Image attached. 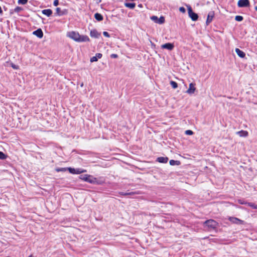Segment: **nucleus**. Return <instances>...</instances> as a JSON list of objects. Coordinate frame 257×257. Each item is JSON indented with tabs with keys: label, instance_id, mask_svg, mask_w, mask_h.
I'll use <instances>...</instances> for the list:
<instances>
[{
	"label": "nucleus",
	"instance_id": "nucleus-1",
	"mask_svg": "<svg viewBox=\"0 0 257 257\" xmlns=\"http://www.w3.org/2000/svg\"><path fill=\"white\" fill-rule=\"evenodd\" d=\"M67 36L77 42H89L90 39L86 35H80L78 32L70 31L67 32Z\"/></svg>",
	"mask_w": 257,
	"mask_h": 257
},
{
	"label": "nucleus",
	"instance_id": "nucleus-2",
	"mask_svg": "<svg viewBox=\"0 0 257 257\" xmlns=\"http://www.w3.org/2000/svg\"><path fill=\"white\" fill-rule=\"evenodd\" d=\"M79 178L82 180L92 184H101L104 181L103 180H98L96 178L88 174L81 175Z\"/></svg>",
	"mask_w": 257,
	"mask_h": 257
},
{
	"label": "nucleus",
	"instance_id": "nucleus-3",
	"mask_svg": "<svg viewBox=\"0 0 257 257\" xmlns=\"http://www.w3.org/2000/svg\"><path fill=\"white\" fill-rule=\"evenodd\" d=\"M151 19L155 23L159 24H162L165 22V18L164 17H161L160 18H158L156 16H153L151 17Z\"/></svg>",
	"mask_w": 257,
	"mask_h": 257
},
{
	"label": "nucleus",
	"instance_id": "nucleus-4",
	"mask_svg": "<svg viewBox=\"0 0 257 257\" xmlns=\"http://www.w3.org/2000/svg\"><path fill=\"white\" fill-rule=\"evenodd\" d=\"M228 220L232 223L236 224H244V221L239 219L238 218L234 217H229Z\"/></svg>",
	"mask_w": 257,
	"mask_h": 257
},
{
	"label": "nucleus",
	"instance_id": "nucleus-5",
	"mask_svg": "<svg viewBox=\"0 0 257 257\" xmlns=\"http://www.w3.org/2000/svg\"><path fill=\"white\" fill-rule=\"evenodd\" d=\"M237 5L239 8L247 7L249 6V2L248 0H239Z\"/></svg>",
	"mask_w": 257,
	"mask_h": 257
},
{
	"label": "nucleus",
	"instance_id": "nucleus-6",
	"mask_svg": "<svg viewBox=\"0 0 257 257\" xmlns=\"http://www.w3.org/2000/svg\"><path fill=\"white\" fill-rule=\"evenodd\" d=\"M205 224L208 227L211 228H214L217 226V222L215 221L212 219L206 221L205 222Z\"/></svg>",
	"mask_w": 257,
	"mask_h": 257
},
{
	"label": "nucleus",
	"instance_id": "nucleus-7",
	"mask_svg": "<svg viewBox=\"0 0 257 257\" xmlns=\"http://www.w3.org/2000/svg\"><path fill=\"white\" fill-rule=\"evenodd\" d=\"M188 14L189 17L193 21H196L198 19V15L196 13H194L190 8L188 10Z\"/></svg>",
	"mask_w": 257,
	"mask_h": 257
},
{
	"label": "nucleus",
	"instance_id": "nucleus-8",
	"mask_svg": "<svg viewBox=\"0 0 257 257\" xmlns=\"http://www.w3.org/2000/svg\"><path fill=\"white\" fill-rule=\"evenodd\" d=\"M101 34L99 33L96 29H93L90 31V36L92 38H98Z\"/></svg>",
	"mask_w": 257,
	"mask_h": 257
},
{
	"label": "nucleus",
	"instance_id": "nucleus-9",
	"mask_svg": "<svg viewBox=\"0 0 257 257\" xmlns=\"http://www.w3.org/2000/svg\"><path fill=\"white\" fill-rule=\"evenodd\" d=\"M214 13L212 11L208 13V16H207V20H206L207 25H208L212 22L213 18L214 17Z\"/></svg>",
	"mask_w": 257,
	"mask_h": 257
},
{
	"label": "nucleus",
	"instance_id": "nucleus-10",
	"mask_svg": "<svg viewBox=\"0 0 257 257\" xmlns=\"http://www.w3.org/2000/svg\"><path fill=\"white\" fill-rule=\"evenodd\" d=\"M161 47L163 49H167L169 50H172L174 48V46L172 43H166L165 44L162 45L161 46Z\"/></svg>",
	"mask_w": 257,
	"mask_h": 257
},
{
	"label": "nucleus",
	"instance_id": "nucleus-11",
	"mask_svg": "<svg viewBox=\"0 0 257 257\" xmlns=\"http://www.w3.org/2000/svg\"><path fill=\"white\" fill-rule=\"evenodd\" d=\"M195 89L196 88L195 87V84L191 83L189 84V89L187 90V92L188 94H193L194 93Z\"/></svg>",
	"mask_w": 257,
	"mask_h": 257
},
{
	"label": "nucleus",
	"instance_id": "nucleus-12",
	"mask_svg": "<svg viewBox=\"0 0 257 257\" xmlns=\"http://www.w3.org/2000/svg\"><path fill=\"white\" fill-rule=\"evenodd\" d=\"M33 34L39 38H42L43 36V33L41 29H39L34 31Z\"/></svg>",
	"mask_w": 257,
	"mask_h": 257
},
{
	"label": "nucleus",
	"instance_id": "nucleus-13",
	"mask_svg": "<svg viewBox=\"0 0 257 257\" xmlns=\"http://www.w3.org/2000/svg\"><path fill=\"white\" fill-rule=\"evenodd\" d=\"M102 54L97 53V54H96L95 56H93L91 58L90 62H96L98 60V59H100L102 57Z\"/></svg>",
	"mask_w": 257,
	"mask_h": 257
},
{
	"label": "nucleus",
	"instance_id": "nucleus-14",
	"mask_svg": "<svg viewBox=\"0 0 257 257\" xmlns=\"http://www.w3.org/2000/svg\"><path fill=\"white\" fill-rule=\"evenodd\" d=\"M235 51L237 53V55L240 58H244L245 56V53L238 48H236L235 49Z\"/></svg>",
	"mask_w": 257,
	"mask_h": 257
},
{
	"label": "nucleus",
	"instance_id": "nucleus-15",
	"mask_svg": "<svg viewBox=\"0 0 257 257\" xmlns=\"http://www.w3.org/2000/svg\"><path fill=\"white\" fill-rule=\"evenodd\" d=\"M157 161L159 163H166L168 161V158L167 157H160L157 158Z\"/></svg>",
	"mask_w": 257,
	"mask_h": 257
},
{
	"label": "nucleus",
	"instance_id": "nucleus-16",
	"mask_svg": "<svg viewBox=\"0 0 257 257\" xmlns=\"http://www.w3.org/2000/svg\"><path fill=\"white\" fill-rule=\"evenodd\" d=\"M236 134L240 137H246L248 136V132L245 131H240L236 132Z\"/></svg>",
	"mask_w": 257,
	"mask_h": 257
},
{
	"label": "nucleus",
	"instance_id": "nucleus-17",
	"mask_svg": "<svg viewBox=\"0 0 257 257\" xmlns=\"http://www.w3.org/2000/svg\"><path fill=\"white\" fill-rule=\"evenodd\" d=\"M42 13L47 17H50L52 14V11L50 9H45L42 11Z\"/></svg>",
	"mask_w": 257,
	"mask_h": 257
},
{
	"label": "nucleus",
	"instance_id": "nucleus-18",
	"mask_svg": "<svg viewBox=\"0 0 257 257\" xmlns=\"http://www.w3.org/2000/svg\"><path fill=\"white\" fill-rule=\"evenodd\" d=\"M65 13L64 11H61L60 8H57L56 9V12L55 15L56 16H61L64 15Z\"/></svg>",
	"mask_w": 257,
	"mask_h": 257
},
{
	"label": "nucleus",
	"instance_id": "nucleus-19",
	"mask_svg": "<svg viewBox=\"0 0 257 257\" xmlns=\"http://www.w3.org/2000/svg\"><path fill=\"white\" fill-rule=\"evenodd\" d=\"M124 5L125 7L130 8L131 9H134L136 7L135 3H125Z\"/></svg>",
	"mask_w": 257,
	"mask_h": 257
},
{
	"label": "nucleus",
	"instance_id": "nucleus-20",
	"mask_svg": "<svg viewBox=\"0 0 257 257\" xmlns=\"http://www.w3.org/2000/svg\"><path fill=\"white\" fill-rule=\"evenodd\" d=\"M94 18L98 21H101L103 20V16L99 13H95Z\"/></svg>",
	"mask_w": 257,
	"mask_h": 257
},
{
	"label": "nucleus",
	"instance_id": "nucleus-21",
	"mask_svg": "<svg viewBox=\"0 0 257 257\" xmlns=\"http://www.w3.org/2000/svg\"><path fill=\"white\" fill-rule=\"evenodd\" d=\"M170 163V164L172 166H174V165H179V164H180V162L178 161H175V160H171L169 162Z\"/></svg>",
	"mask_w": 257,
	"mask_h": 257
},
{
	"label": "nucleus",
	"instance_id": "nucleus-22",
	"mask_svg": "<svg viewBox=\"0 0 257 257\" xmlns=\"http://www.w3.org/2000/svg\"><path fill=\"white\" fill-rule=\"evenodd\" d=\"M86 171L82 169H76V174H80L82 173L85 172Z\"/></svg>",
	"mask_w": 257,
	"mask_h": 257
},
{
	"label": "nucleus",
	"instance_id": "nucleus-23",
	"mask_svg": "<svg viewBox=\"0 0 257 257\" xmlns=\"http://www.w3.org/2000/svg\"><path fill=\"white\" fill-rule=\"evenodd\" d=\"M247 205L253 209H257V205L253 203H247Z\"/></svg>",
	"mask_w": 257,
	"mask_h": 257
},
{
	"label": "nucleus",
	"instance_id": "nucleus-24",
	"mask_svg": "<svg viewBox=\"0 0 257 257\" xmlns=\"http://www.w3.org/2000/svg\"><path fill=\"white\" fill-rule=\"evenodd\" d=\"M170 84L172 86V87L174 89L178 87L177 83L174 81H171L170 82Z\"/></svg>",
	"mask_w": 257,
	"mask_h": 257
},
{
	"label": "nucleus",
	"instance_id": "nucleus-25",
	"mask_svg": "<svg viewBox=\"0 0 257 257\" xmlns=\"http://www.w3.org/2000/svg\"><path fill=\"white\" fill-rule=\"evenodd\" d=\"M67 170H68L69 172L71 174H76V169L67 168Z\"/></svg>",
	"mask_w": 257,
	"mask_h": 257
},
{
	"label": "nucleus",
	"instance_id": "nucleus-26",
	"mask_svg": "<svg viewBox=\"0 0 257 257\" xmlns=\"http://www.w3.org/2000/svg\"><path fill=\"white\" fill-rule=\"evenodd\" d=\"M28 0H18V3L19 5H25L28 3Z\"/></svg>",
	"mask_w": 257,
	"mask_h": 257
},
{
	"label": "nucleus",
	"instance_id": "nucleus-27",
	"mask_svg": "<svg viewBox=\"0 0 257 257\" xmlns=\"http://www.w3.org/2000/svg\"><path fill=\"white\" fill-rule=\"evenodd\" d=\"M235 20L236 21L240 22V21H242L243 17L242 16H236L235 17Z\"/></svg>",
	"mask_w": 257,
	"mask_h": 257
},
{
	"label": "nucleus",
	"instance_id": "nucleus-28",
	"mask_svg": "<svg viewBox=\"0 0 257 257\" xmlns=\"http://www.w3.org/2000/svg\"><path fill=\"white\" fill-rule=\"evenodd\" d=\"M237 202L240 204H246V205H247V202L245 201L244 200H242V199H239L237 200Z\"/></svg>",
	"mask_w": 257,
	"mask_h": 257
},
{
	"label": "nucleus",
	"instance_id": "nucleus-29",
	"mask_svg": "<svg viewBox=\"0 0 257 257\" xmlns=\"http://www.w3.org/2000/svg\"><path fill=\"white\" fill-rule=\"evenodd\" d=\"M67 170V168H60L56 169L57 172H64Z\"/></svg>",
	"mask_w": 257,
	"mask_h": 257
},
{
	"label": "nucleus",
	"instance_id": "nucleus-30",
	"mask_svg": "<svg viewBox=\"0 0 257 257\" xmlns=\"http://www.w3.org/2000/svg\"><path fill=\"white\" fill-rule=\"evenodd\" d=\"M185 134L187 135H192L193 134V132L191 130H187L185 131Z\"/></svg>",
	"mask_w": 257,
	"mask_h": 257
},
{
	"label": "nucleus",
	"instance_id": "nucleus-31",
	"mask_svg": "<svg viewBox=\"0 0 257 257\" xmlns=\"http://www.w3.org/2000/svg\"><path fill=\"white\" fill-rule=\"evenodd\" d=\"M6 159L5 155L2 152H0V159L4 160Z\"/></svg>",
	"mask_w": 257,
	"mask_h": 257
},
{
	"label": "nucleus",
	"instance_id": "nucleus-32",
	"mask_svg": "<svg viewBox=\"0 0 257 257\" xmlns=\"http://www.w3.org/2000/svg\"><path fill=\"white\" fill-rule=\"evenodd\" d=\"M22 10V8L20 7H17L15 9V12H19Z\"/></svg>",
	"mask_w": 257,
	"mask_h": 257
},
{
	"label": "nucleus",
	"instance_id": "nucleus-33",
	"mask_svg": "<svg viewBox=\"0 0 257 257\" xmlns=\"http://www.w3.org/2000/svg\"><path fill=\"white\" fill-rule=\"evenodd\" d=\"M103 34L106 37L109 38L110 37L109 34L107 32H105V31L103 32Z\"/></svg>",
	"mask_w": 257,
	"mask_h": 257
},
{
	"label": "nucleus",
	"instance_id": "nucleus-34",
	"mask_svg": "<svg viewBox=\"0 0 257 257\" xmlns=\"http://www.w3.org/2000/svg\"><path fill=\"white\" fill-rule=\"evenodd\" d=\"M53 5L54 6H57L59 5V1L55 0L53 3Z\"/></svg>",
	"mask_w": 257,
	"mask_h": 257
},
{
	"label": "nucleus",
	"instance_id": "nucleus-35",
	"mask_svg": "<svg viewBox=\"0 0 257 257\" xmlns=\"http://www.w3.org/2000/svg\"><path fill=\"white\" fill-rule=\"evenodd\" d=\"M110 57L111 58H117L118 57V56L117 54H112L111 55H110Z\"/></svg>",
	"mask_w": 257,
	"mask_h": 257
},
{
	"label": "nucleus",
	"instance_id": "nucleus-36",
	"mask_svg": "<svg viewBox=\"0 0 257 257\" xmlns=\"http://www.w3.org/2000/svg\"><path fill=\"white\" fill-rule=\"evenodd\" d=\"M179 10H180V11L181 12H183V13H184V12H185V8H183V7H181V8H180Z\"/></svg>",
	"mask_w": 257,
	"mask_h": 257
},
{
	"label": "nucleus",
	"instance_id": "nucleus-37",
	"mask_svg": "<svg viewBox=\"0 0 257 257\" xmlns=\"http://www.w3.org/2000/svg\"><path fill=\"white\" fill-rule=\"evenodd\" d=\"M133 194V193L131 192V193H122L121 194L123 195H130V194Z\"/></svg>",
	"mask_w": 257,
	"mask_h": 257
},
{
	"label": "nucleus",
	"instance_id": "nucleus-38",
	"mask_svg": "<svg viewBox=\"0 0 257 257\" xmlns=\"http://www.w3.org/2000/svg\"><path fill=\"white\" fill-rule=\"evenodd\" d=\"M12 67H13V68H14V69H17V67L16 65H14V64H13V65H12Z\"/></svg>",
	"mask_w": 257,
	"mask_h": 257
},
{
	"label": "nucleus",
	"instance_id": "nucleus-39",
	"mask_svg": "<svg viewBox=\"0 0 257 257\" xmlns=\"http://www.w3.org/2000/svg\"><path fill=\"white\" fill-rule=\"evenodd\" d=\"M3 14V11H2L1 7L0 6V14Z\"/></svg>",
	"mask_w": 257,
	"mask_h": 257
},
{
	"label": "nucleus",
	"instance_id": "nucleus-40",
	"mask_svg": "<svg viewBox=\"0 0 257 257\" xmlns=\"http://www.w3.org/2000/svg\"><path fill=\"white\" fill-rule=\"evenodd\" d=\"M255 10L257 11V6L255 7Z\"/></svg>",
	"mask_w": 257,
	"mask_h": 257
},
{
	"label": "nucleus",
	"instance_id": "nucleus-41",
	"mask_svg": "<svg viewBox=\"0 0 257 257\" xmlns=\"http://www.w3.org/2000/svg\"><path fill=\"white\" fill-rule=\"evenodd\" d=\"M28 257H34V256H33L32 255H30Z\"/></svg>",
	"mask_w": 257,
	"mask_h": 257
}]
</instances>
